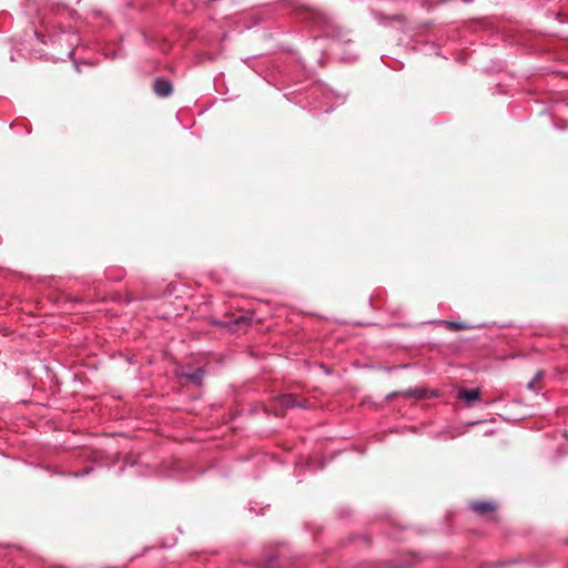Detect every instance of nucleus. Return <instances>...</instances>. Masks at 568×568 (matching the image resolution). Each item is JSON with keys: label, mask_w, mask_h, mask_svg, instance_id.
Masks as SVG:
<instances>
[{"label": "nucleus", "mask_w": 568, "mask_h": 568, "mask_svg": "<svg viewBox=\"0 0 568 568\" xmlns=\"http://www.w3.org/2000/svg\"><path fill=\"white\" fill-rule=\"evenodd\" d=\"M153 90L158 97L165 98L172 93L173 87L170 80L158 78L154 80Z\"/></svg>", "instance_id": "nucleus-1"}, {"label": "nucleus", "mask_w": 568, "mask_h": 568, "mask_svg": "<svg viewBox=\"0 0 568 568\" xmlns=\"http://www.w3.org/2000/svg\"><path fill=\"white\" fill-rule=\"evenodd\" d=\"M469 508L480 516L494 515L496 511V506L489 501H473Z\"/></svg>", "instance_id": "nucleus-2"}, {"label": "nucleus", "mask_w": 568, "mask_h": 568, "mask_svg": "<svg viewBox=\"0 0 568 568\" xmlns=\"http://www.w3.org/2000/svg\"><path fill=\"white\" fill-rule=\"evenodd\" d=\"M480 392L478 388H460L457 392V398L464 400L468 406L479 400Z\"/></svg>", "instance_id": "nucleus-3"}, {"label": "nucleus", "mask_w": 568, "mask_h": 568, "mask_svg": "<svg viewBox=\"0 0 568 568\" xmlns=\"http://www.w3.org/2000/svg\"><path fill=\"white\" fill-rule=\"evenodd\" d=\"M406 397H414L417 399H425L430 397H436L438 395L437 390H428L426 388H409L403 393Z\"/></svg>", "instance_id": "nucleus-4"}, {"label": "nucleus", "mask_w": 568, "mask_h": 568, "mask_svg": "<svg viewBox=\"0 0 568 568\" xmlns=\"http://www.w3.org/2000/svg\"><path fill=\"white\" fill-rule=\"evenodd\" d=\"M205 375V371L202 367H199L192 372L185 373L183 376L192 384L201 386L203 383V378Z\"/></svg>", "instance_id": "nucleus-5"}, {"label": "nucleus", "mask_w": 568, "mask_h": 568, "mask_svg": "<svg viewBox=\"0 0 568 568\" xmlns=\"http://www.w3.org/2000/svg\"><path fill=\"white\" fill-rule=\"evenodd\" d=\"M282 404L288 408L300 407L302 406L301 402H298L293 395L288 394L283 396Z\"/></svg>", "instance_id": "nucleus-6"}, {"label": "nucleus", "mask_w": 568, "mask_h": 568, "mask_svg": "<svg viewBox=\"0 0 568 568\" xmlns=\"http://www.w3.org/2000/svg\"><path fill=\"white\" fill-rule=\"evenodd\" d=\"M446 327L450 331H460V329H466L468 326L460 322L449 321V322H446Z\"/></svg>", "instance_id": "nucleus-7"}, {"label": "nucleus", "mask_w": 568, "mask_h": 568, "mask_svg": "<svg viewBox=\"0 0 568 568\" xmlns=\"http://www.w3.org/2000/svg\"><path fill=\"white\" fill-rule=\"evenodd\" d=\"M260 568H277V558L271 557L267 561L261 564Z\"/></svg>", "instance_id": "nucleus-8"}, {"label": "nucleus", "mask_w": 568, "mask_h": 568, "mask_svg": "<svg viewBox=\"0 0 568 568\" xmlns=\"http://www.w3.org/2000/svg\"><path fill=\"white\" fill-rule=\"evenodd\" d=\"M91 470H92V468H85L83 471H75V473H73L72 476H74V477H83V476L88 475Z\"/></svg>", "instance_id": "nucleus-9"}, {"label": "nucleus", "mask_w": 568, "mask_h": 568, "mask_svg": "<svg viewBox=\"0 0 568 568\" xmlns=\"http://www.w3.org/2000/svg\"><path fill=\"white\" fill-rule=\"evenodd\" d=\"M542 376H544L542 372H538V373L536 374L535 379H536V381H538V379H540Z\"/></svg>", "instance_id": "nucleus-10"}, {"label": "nucleus", "mask_w": 568, "mask_h": 568, "mask_svg": "<svg viewBox=\"0 0 568 568\" xmlns=\"http://www.w3.org/2000/svg\"><path fill=\"white\" fill-rule=\"evenodd\" d=\"M528 387H529V388H532V387H534V382H530V383L528 384Z\"/></svg>", "instance_id": "nucleus-11"}]
</instances>
